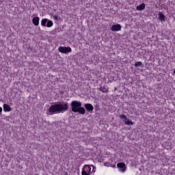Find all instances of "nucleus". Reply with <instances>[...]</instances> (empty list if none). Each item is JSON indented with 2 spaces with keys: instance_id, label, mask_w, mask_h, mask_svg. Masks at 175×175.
Listing matches in <instances>:
<instances>
[{
  "instance_id": "nucleus-1",
  "label": "nucleus",
  "mask_w": 175,
  "mask_h": 175,
  "mask_svg": "<svg viewBox=\"0 0 175 175\" xmlns=\"http://www.w3.org/2000/svg\"><path fill=\"white\" fill-rule=\"evenodd\" d=\"M68 109H69L68 103L63 102L51 105L49 109V111L51 114H59V113H65Z\"/></svg>"
},
{
  "instance_id": "nucleus-7",
  "label": "nucleus",
  "mask_w": 175,
  "mask_h": 175,
  "mask_svg": "<svg viewBox=\"0 0 175 175\" xmlns=\"http://www.w3.org/2000/svg\"><path fill=\"white\" fill-rule=\"evenodd\" d=\"M158 19L161 21V23H166V21L167 18H166V16H165V14L162 12H159L158 14Z\"/></svg>"
},
{
  "instance_id": "nucleus-11",
  "label": "nucleus",
  "mask_w": 175,
  "mask_h": 175,
  "mask_svg": "<svg viewBox=\"0 0 175 175\" xmlns=\"http://www.w3.org/2000/svg\"><path fill=\"white\" fill-rule=\"evenodd\" d=\"M3 111L6 112L12 111V109L10 107V106L8 104H4L3 106Z\"/></svg>"
},
{
  "instance_id": "nucleus-3",
  "label": "nucleus",
  "mask_w": 175,
  "mask_h": 175,
  "mask_svg": "<svg viewBox=\"0 0 175 175\" xmlns=\"http://www.w3.org/2000/svg\"><path fill=\"white\" fill-rule=\"evenodd\" d=\"M119 117L120 120L125 124V125H133V122L132 120H129L127 117L126 115L125 114H120L119 115Z\"/></svg>"
},
{
  "instance_id": "nucleus-17",
  "label": "nucleus",
  "mask_w": 175,
  "mask_h": 175,
  "mask_svg": "<svg viewBox=\"0 0 175 175\" xmlns=\"http://www.w3.org/2000/svg\"><path fill=\"white\" fill-rule=\"evenodd\" d=\"M53 18H54V20H55V21H58V16L53 15Z\"/></svg>"
},
{
  "instance_id": "nucleus-19",
  "label": "nucleus",
  "mask_w": 175,
  "mask_h": 175,
  "mask_svg": "<svg viewBox=\"0 0 175 175\" xmlns=\"http://www.w3.org/2000/svg\"><path fill=\"white\" fill-rule=\"evenodd\" d=\"M0 114H2V107H0Z\"/></svg>"
},
{
  "instance_id": "nucleus-9",
  "label": "nucleus",
  "mask_w": 175,
  "mask_h": 175,
  "mask_svg": "<svg viewBox=\"0 0 175 175\" xmlns=\"http://www.w3.org/2000/svg\"><path fill=\"white\" fill-rule=\"evenodd\" d=\"M144 9H146V4L144 3L136 6V10H138V12H142V10H144Z\"/></svg>"
},
{
  "instance_id": "nucleus-12",
  "label": "nucleus",
  "mask_w": 175,
  "mask_h": 175,
  "mask_svg": "<svg viewBox=\"0 0 175 175\" xmlns=\"http://www.w3.org/2000/svg\"><path fill=\"white\" fill-rule=\"evenodd\" d=\"M39 17L38 16H36L33 17L32 19V23L34 25H36V27H38V25H39Z\"/></svg>"
},
{
  "instance_id": "nucleus-13",
  "label": "nucleus",
  "mask_w": 175,
  "mask_h": 175,
  "mask_svg": "<svg viewBox=\"0 0 175 175\" xmlns=\"http://www.w3.org/2000/svg\"><path fill=\"white\" fill-rule=\"evenodd\" d=\"M47 21H48L47 18H42L41 21L42 27H46L47 25Z\"/></svg>"
},
{
  "instance_id": "nucleus-15",
  "label": "nucleus",
  "mask_w": 175,
  "mask_h": 175,
  "mask_svg": "<svg viewBox=\"0 0 175 175\" xmlns=\"http://www.w3.org/2000/svg\"><path fill=\"white\" fill-rule=\"evenodd\" d=\"M100 91L101 92H103L104 94H105L106 92H107L108 91H109V89H107V88H105V87H100Z\"/></svg>"
},
{
  "instance_id": "nucleus-5",
  "label": "nucleus",
  "mask_w": 175,
  "mask_h": 175,
  "mask_svg": "<svg viewBox=\"0 0 175 175\" xmlns=\"http://www.w3.org/2000/svg\"><path fill=\"white\" fill-rule=\"evenodd\" d=\"M58 51H59V53H62V54H66L67 53L72 52V48H70V46H59L58 48Z\"/></svg>"
},
{
  "instance_id": "nucleus-2",
  "label": "nucleus",
  "mask_w": 175,
  "mask_h": 175,
  "mask_svg": "<svg viewBox=\"0 0 175 175\" xmlns=\"http://www.w3.org/2000/svg\"><path fill=\"white\" fill-rule=\"evenodd\" d=\"M71 107L73 113H79V114H81L82 116L85 114V108L81 107V103L80 101L73 100L71 103Z\"/></svg>"
},
{
  "instance_id": "nucleus-14",
  "label": "nucleus",
  "mask_w": 175,
  "mask_h": 175,
  "mask_svg": "<svg viewBox=\"0 0 175 175\" xmlns=\"http://www.w3.org/2000/svg\"><path fill=\"white\" fill-rule=\"evenodd\" d=\"M53 25H54V23L48 19V21L46 22V26L47 28H51V27H53Z\"/></svg>"
},
{
  "instance_id": "nucleus-6",
  "label": "nucleus",
  "mask_w": 175,
  "mask_h": 175,
  "mask_svg": "<svg viewBox=\"0 0 175 175\" xmlns=\"http://www.w3.org/2000/svg\"><path fill=\"white\" fill-rule=\"evenodd\" d=\"M121 25L120 24H116V25H113L111 27V31L113 32H118V31H121Z\"/></svg>"
},
{
  "instance_id": "nucleus-4",
  "label": "nucleus",
  "mask_w": 175,
  "mask_h": 175,
  "mask_svg": "<svg viewBox=\"0 0 175 175\" xmlns=\"http://www.w3.org/2000/svg\"><path fill=\"white\" fill-rule=\"evenodd\" d=\"M91 166L89 165H85L82 168L81 174L82 175H91Z\"/></svg>"
},
{
  "instance_id": "nucleus-18",
  "label": "nucleus",
  "mask_w": 175,
  "mask_h": 175,
  "mask_svg": "<svg viewBox=\"0 0 175 175\" xmlns=\"http://www.w3.org/2000/svg\"><path fill=\"white\" fill-rule=\"evenodd\" d=\"M90 167H91V166H92V167H93L92 170H91L92 173H95V167H94V165H90Z\"/></svg>"
},
{
  "instance_id": "nucleus-16",
  "label": "nucleus",
  "mask_w": 175,
  "mask_h": 175,
  "mask_svg": "<svg viewBox=\"0 0 175 175\" xmlns=\"http://www.w3.org/2000/svg\"><path fill=\"white\" fill-rule=\"evenodd\" d=\"M143 65V63H142V62H136L135 63V66L136 68L139 67V66H142Z\"/></svg>"
},
{
  "instance_id": "nucleus-20",
  "label": "nucleus",
  "mask_w": 175,
  "mask_h": 175,
  "mask_svg": "<svg viewBox=\"0 0 175 175\" xmlns=\"http://www.w3.org/2000/svg\"><path fill=\"white\" fill-rule=\"evenodd\" d=\"M174 73L175 74V70H174Z\"/></svg>"
},
{
  "instance_id": "nucleus-8",
  "label": "nucleus",
  "mask_w": 175,
  "mask_h": 175,
  "mask_svg": "<svg viewBox=\"0 0 175 175\" xmlns=\"http://www.w3.org/2000/svg\"><path fill=\"white\" fill-rule=\"evenodd\" d=\"M118 167L119 168L120 172L124 173L125 172V163H118L117 164Z\"/></svg>"
},
{
  "instance_id": "nucleus-10",
  "label": "nucleus",
  "mask_w": 175,
  "mask_h": 175,
  "mask_svg": "<svg viewBox=\"0 0 175 175\" xmlns=\"http://www.w3.org/2000/svg\"><path fill=\"white\" fill-rule=\"evenodd\" d=\"M85 107L88 111H92L94 110V106H92L90 103H87L85 105Z\"/></svg>"
}]
</instances>
